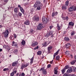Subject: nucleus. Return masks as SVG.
Here are the masks:
<instances>
[{
    "label": "nucleus",
    "mask_w": 76,
    "mask_h": 76,
    "mask_svg": "<svg viewBox=\"0 0 76 76\" xmlns=\"http://www.w3.org/2000/svg\"><path fill=\"white\" fill-rule=\"evenodd\" d=\"M42 20L43 23H39L38 25L39 30H41L42 28H44L45 26V24H47L48 22V19L45 16L42 17Z\"/></svg>",
    "instance_id": "1"
},
{
    "label": "nucleus",
    "mask_w": 76,
    "mask_h": 76,
    "mask_svg": "<svg viewBox=\"0 0 76 76\" xmlns=\"http://www.w3.org/2000/svg\"><path fill=\"white\" fill-rule=\"evenodd\" d=\"M2 34L4 35L5 38L8 37V35H9V30H6L5 31L2 32Z\"/></svg>",
    "instance_id": "2"
},
{
    "label": "nucleus",
    "mask_w": 76,
    "mask_h": 76,
    "mask_svg": "<svg viewBox=\"0 0 76 76\" xmlns=\"http://www.w3.org/2000/svg\"><path fill=\"white\" fill-rule=\"evenodd\" d=\"M53 32H54V31H49L47 34H46L45 37H46V38H48V37H50L51 35L53 34Z\"/></svg>",
    "instance_id": "3"
},
{
    "label": "nucleus",
    "mask_w": 76,
    "mask_h": 76,
    "mask_svg": "<svg viewBox=\"0 0 76 76\" xmlns=\"http://www.w3.org/2000/svg\"><path fill=\"white\" fill-rule=\"evenodd\" d=\"M68 25V28L71 29V28H72V27H70V26H74V23H73L72 22H70L69 23Z\"/></svg>",
    "instance_id": "4"
},
{
    "label": "nucleus",
    "mask_w": 76,
    "mask_h": 76,
    "mask_svg": "<svg viewBox=\"0 0 76 76\" xmlns=\"http://www.w3.org/2000/svg\"><path fill=\"white\" fill-rule=\"evenodd\" d=\"M43 70V73L44 75H46V74L47 73V70H46V69H44V67H43V68H42L40 70H39V71H40V70Z\"/></svg>",
    "instance_id": "5"
},
{
    "label": "nucleus",
    "mask_w": 76,
    "mask_h": 76,
    "mask_svg": "<svg viewBox=\"0 0 76 76\" xmlns=\"http://www.w3.org/2000/svg\"><path fill=\"white\" fill-rule=\"evenodd\" d=\"M18 7H19L20 8V9L22 13H23V14H24L25 12L23 9V8L21 7V6H20V5H18Z\"/></svg>",
    "instance_id": "6"
},
{
    "label": "nucleus",
    "mask_w": 76,
    "mask_h": 76,
    "mask_svg": "<svg viewBox=\"0 0 76 76\" xmlns=\"http://www.w3.org/2000/svg\"><path fill=\"white\" fill-rule=\"evenodd\" d=\"M58 15V12H53L52 13V16L53 18H54V16H56Z\"/></svg>",
    "instance_id": "7"
},
{
    "label": "nucleus",
    "mask_w": 76,
    "mask_h": 76,
    "mask_svg": "<svg viewBox=\"0 0 76 76\" xmlns=\"http://www.w3.org/2000/svg\"><path fill=\"white\" fill-rule=\"evenodd\" d=\"M24 24L26 25H30V22H29V20L28 19L27 20L24 22Z\"/></svg>",
    "instance_id": "8"
},
{
    "label": "nucleus",
    "mask_w": 76,
    "mask_h": 76,
    "mask_svg": "<svg viewBox=\"0 0 76 76\" xmlns=\"http://www.w3.org/2000/svg\"><path fill=\"white\" fill-rule=\"evenodd\" d=\"M60 49H58L57 51L54 54L53 58H55L56 57V56L59 53V51H60Z\"/></svg>",
    "instance_id": "9"
},
{
    "label": "nucleus",
    "mask_w": 76,
    "mask_h": 76,
    "mask_svg": "<svg viewBox=\"0 0 76 76\" xmlns=\"http://www.w3.org/2000/svg\"><path fill=\"white\" fill-rule=\"evenodd\" d=\"M75 7V6H72L70 7L69 8V12H72V11H73L74 10V8Z\"/></svg>",
    "instance_id": "10"
},
{
    "label": "nucleus",
    "mask_w": 76,
    "mask_h": 76,
    "mask_svg": "<svg viewBox=\"0 0 76 76\" xmlns=\"http://www.w3.org/2000/svg\"><path fill=\"white\" fill-rule=\"evenodd\" d=\"M39 6H38V10H39L41 9V7H42V6H43V4H42V3H41L40 2H38Z\"/></svg>",
    "instance_id": "11"
},
{
    "label": "nucleus",
    "mask_w": 76,
    "mask_h": 76,
    "mask_svg": "<svg viewBox=\"0 0 76 76\" xmlns=\"http://www.w3.org/2000/svg\"><path fill=\"white\" fill-rule=\"evenodd\" d=\"M33 21H38V16H36L33 17Z\"/></svg>",
    "instance_id": "12"
},
{
    "label": "nucleus",
    "mask_w": 76,
    "mask_h": 76,
    "mask_svg": "<svg viewBox=\"0 0 76 76\" xmlns=\"http://www.w3.org/2000/svg\"><path fill=\"white\" fill-rule=\"evenodd\" d=\"M34 7L35 8H37L36 10H38V2H37V1H36L34 4Z\"/></svg>",
    "instance_id": "13"
},
{
    "label": "nucleus",
    "mask_w": 76,
    "mask_h": 76,
    "mask_svg": "<svg viewBox=\"0 0 76 76\" xmlns=\"http://www.w3.org/2000/svg\"><path fill=\"white\" fill-rule=\"evenodd\" d=\"M72 67H70L69 68V69L67 71V73H72Z\"/></svg>",
    "instance_id": "14"
},
{
    "label": "nucleus",
    "mask_w": 76,
    "mask_h": 76,
    "mask_svg": "<svg viewBox=\"0 0 76 76\" xmlns=\"http://www.w3.org/2000/svg\"><path fill=\"white\" fill-rule=\"evenodd\" d=\"M71 47V45L69 43H67L66 45L65 48H69Z\"/></svg>",
    "instance_id": "15"
},
{
    "label": "nucleus",
    "mask_w": 76,
    "mask_h": 76,
    "mask_svg": "<svg viewBox=\"0 0 76 76\" xmlns=\"http://www.w3.org/2000/svg\"><path fill=\"white\" fill-rule=\"evenodd\" d=\"M45 42L44 43H43L42 44V47H46L47 46V42Z\"/></svg>",
    "instance_id": "16"
},
{
    "label": "nucleus",
    "mask_w": 76,
    "mask_h": 76,
    "mask_svg": "<svg viewBox=\"0 0 76 76\" xmlns=\"http://www.w3.org/2000/svg\"><path fill=\"white\" fill-rule=\"evenodd\" d=\"M37 45H38V42H35L32 43L31 45V46H32V47H35V46Z\"/></svg>",
    "instance_id": "17"
},
{
    "label": "nucleus",
    "mask_w": 76,
    "mask_h": 76,
    "mask_svg": "<svg viewBox=\"0 0 76 76\" xmlns=\"http://www.w3.org/2000/svg\"><path fill=\"white\" fill-rule=\"evenodd\" d=\"M14 12L16 13H17L18 12V8H15L14 9Z\"/></svg>",
    "instance_id": "18"
},
{
    "label": "nucleus",
    "mask_w": 76,
    "mask_h": 76,
    "mask_svg": "<svg viewBox=\"0 0 76 76\" xmlns=\"http://www.w3.org/2000/svg\"><path fill=\"white\" fill-rule=\"evenodd\" d=\"M18 64V62H13L12 64V66H15L16 65Z\"/></svg>",
    "instance_id": "19"
},
{
    "label": "nucleus",
    "mask_w": 76,
    "mask_h": 76,
    "mask_svg": "<svg viewBox=\"0 0 76 76\" xmlns=\"http://www.w3.org/2000/svg\"><path fill=\"white\" fill-rule=\"evenodd\" d=\"M72 69V70H73V72H76V68L74 66H71Z\"/></svg>",
    "instance_id": "20"
},
{
    "label": "nucleus",
    "mask_w": 76,
    "mask_h": 76,
    "mask_svg": "<svg viewBox=\"0 0 76 76\" xmlns=\"http://www.w3.org/2000/svg\"><path fill=\"white\" fill-rule=\"evenodd\" d=\"M56 60L58 61L60 60V57L59 55H58L56 56Z\"/></svg>",
    "instance_id": "21"
},
{
    "label": "nucleus",
    "mask_w": 76,
    "mask_h": 76,
    "mask_svg": "<svg viewBox=\"0 0 76 76\" xmlns=\"http://www.w3.org/2000/svg\"><path fill=\"white\" fill-rule=\"evenodd\" d=\"M62 7V9H64V10H66L67 9V6L66 5H63Z\"/></svg>",
    "instance_id": "22"
},
{
    "label": "nucleus",
    "mask_w": 76,
    "mask_h": 76,
    "mask_svg": "<svg viewBox=\"0 0 76 76\" xmlns=\"http://www.w3.org/2000/svg\"><path fill=\"white\" fill-rule=\"evenodd\" d=\"M51 48H52V46H51L49 47L48 48V52H49V53L50 52V50L51 49Z\"/></svg>",
    "instance_id": "23"
},
{
    "label": "nucleus",
    "mask_w": 76,
    "mask_h": 76,
    "mask_svg": "<svg viewBox=\"0 0 76 76\" xmlns=\"http://www.w3.org/2000/svg\"><path fill=\"white\" fill-rule=\"evenodd\" d=\"M21 43L22 45H25L26 43L25 41L24 40H23Z\"/></svg>",
    "instance_id": "24"
},
{
    "label": "nucleus",
    "mask_w": 76,
    "mask_h": 76,
    "mask_svg": "<svg viewBox=\"0 0 76 76\" xmlns=\"http://www.w3.org/2000/svg\"><path fill=\"white\" fill-rule=\"evenodd\" d=\"M69 65H66L65 67H64V69L66 70V69H68L69 68Z\"/></svg>",
    "instance_id": "25"
},
{
    "label": "nucleus",
    "mask_w": 76,
    "mask_h": 76,
    "mask_svg": "<svg viewBox=\"0 0 76 76\" xmlns=\"http://www.w3.org/2000/svg\"><path fill=\"white\" fill-rule=\"evenodd\" d=\"M76 60H73L71 63V64L72 65L74 64L75 63H76Z\"/></svg>",
    "instance_id": "26"
},
{
    "label": "nucleus",
    "mask_w": 76,
    "mask_h": 76,
    "mask_svg": "<svg viewBox=\"0 0 76 76\" xmlns=\"http://www.w3.org/2000/svg\"><path fill=\"white\" fill-rule=\"evenodd\" d=\"M54 74H55V75H57V73H58V70H57V69H54Z\"/></svg>",
    "instance_id": "27"
},
{
    "label": "nucleus",
    "mask_w": 76,
    "mask_h": 76,
    "mask_svg": "<svg viewBox=\"0 0 76 76\" xmlns=\"http://www.w3.org/2000/svg\"><path fill=\"white\" fill-rule=\"evenodd\" d=\"M64 39L66 41H69V38L68 37H65L64 38Z\"/></svg>",
    "instance_id": "28"
},
{
    "label": "nucleus",
    "mask_w": 76,
    "mask_h": 76,
    "mask_svg": "<svg viewBox=\"0 0 76 76\" xmlns=\"http://www.w3.org/2000/svg\"><path fill=\"white\" fill-rule=\"evenodd\" d=\"M25 73L23 72H22L21 73H20L18 76H25Z\"/></svg>",
    "instance_id": "29"
},
{
    "label": "nucleus",
    "mask_w": 76,
    "mask_h": 76,
    "mask_svg": "<svg viewBox=\"0 0 76 76\" xmlns=\"http://www.w3.org/2000/svg\"><path fill=\"white\" fill-rule=\"evenodd\" d=\"M17 43H15V42H12V45L13 46H15V47L17 46Z\"/></svg>",
    "instance_id": "30"
},
{
    "label": "nucleus",
    "mask_w": 76,
    "mask_h": 76,
    "mask_svg": "<svg viewBox=\"0 0 76 76\" xmlns=\"http://www.w3.org/2000/svg\"><path fill=\"white\" fill-rule=\"evenodd\" d=\"M25 64H23L21 65V69H23V68H25Z\"/></svg>",
    "instance_id": "31"
},
{
    "label": "nucleus",
    "mask_w": 76,
    "mask_h": 76,
    "mask_svg": "<svg viewBox=\"0 0 76 76\" xmlns=\"http://www.w3.org/2000/svg\"><path fill=\"white\" fill-rule=\"evenodd\" d=\"M65 72H66V69H65L64 68V69L61 70V72L62 73L64 74V73H65Z\"/></svg>",
    "instance_id": "32"
},
{
    "label": "nucleus",
    "mask_w": 76,
    "mask_h": 76,
    "mask_svg": "<svg viewBox=\"0 0 76 76\" xmlns=\"http://www.w3.org/2000/svg\"><path fill=\"white\" fill-rule=\"evenodd\" d=\"M69 1H67L65 3V5H66V6H69Z\"/></svg>",
    "instance_id": "33"
},
{
    "label": "nucleus",
    "mask_w": 76,
    "mask_h": 76,
    "mask_svg": "<svg viewBox=\"0 0 76 76\" xmlns=\"http://www.w3.org/2000/svg\"><path fill=\"white\" fill-rule=\"evenodd\" d=\"M57 27L58 31H60V30H61V28H60V27L59 26V25L57 24Z\"/></svg>",
    "instance_id": "34"
},
{
    "label": "nucleus",
    "mask_w": 76,
    "mask_h": 76,
    "mask_svg": "<svg viewBox=\"0 0 76 76\" xmlns=\"http://www.w3.org/2000/svg\"><path fill=\"white\" fill-rule=\"evenodd\" d=\"M75 34V31H73L71 33V35H74Z\"/></svg>",
    "instance_id": "35"
},
{
    "label": "nucleus",
    "mask_w": 76,
    "mask_h": 76,
    "mask_svg": "<svg viewBox=\"0 0 76 76\" xmlns=\"http://www.w3.org/2000/svg\"><path fill=\"white\" fill-rule=\"evenodd\" d=\"M34 60V57H33L31 60L30 63L31 64H32V63H33V61Z\"/></svg>",
    "instance_id": "36"
},
{
    "label": "nucleus",
    "mask_w": 76,
    "mask_h": 76,
    "mask_svg": "<svg viewBox=\"0 0 76 76\" xmlns=\"http://www.w3.org/2000/svg\"><path fill=\"white\" fill-rule=\"evenodd\" d=\"M28 65H29V63H26V65L25 64V66H26V67L27 66H28Z\"/></svg>",
    "instance_id": "37"
},
{
    "label": "nucleus",
    "mask_w": 76,
    "mask_h": 76,
    "mask_svg": "<svg viewBox=\"0 0 76 76\" xmlns=\"http://www.w3.org/2000/svg\"><path fill=\"white\" fill-rule=\"evenodd\" d=\"M14 75H15V74H14V73H13V72H12V73H11L10 74V76H14Z\"/></svg>",
    "instance_id": "38"
},
{
    "label": "nucleus",
    "mask_w": 76,
    "mask_h": 76,
    "mask_svg": "<svg viewBox=\"0 0 76 76\" xmlns=\"http://www.w3.org/2000/svg\"><path fill=\"white\" fill-rule=\"evenodd\" d=\"M42 52L41 51H38V55H41Z\"/></svg>",
    "instance_id": "39"
},
{
    "label": "nucleus",
    "mask_w": 76,
    "mask_h": 76,
    "mask_svg": "<svg viewBox=\"0 0 76 76\" xmlns=\"http://www.w3.org/2000/svg\"><path fill=\"white\" fill-rule=\"evenodd\" d=\"M22 13H21L20 12H19L18 15H19V16L21 17V16H22Z\"/></svg>",
    "instance_id": "40"
},
{
    "label": "nucleus",
    "mask_w": 76,
    "mask_h": 76,
    "mask_svg": "<svg viewBox=\"0 0 76 76\" xmlns=\"http://www.w3.org/2000/svg\"><path fill=\"white\" fill-rule=\"evenodd\" d=\"M33 31H34V30H33L32 29H30V32L31 33H33Z\"/></svg>",
    "instance_id": "41"
},
{
    "label": "nucleus",
    "mask_w": 76,
    "mask_h": 76,
    "mask_svg": "<svg viewBox=\"0 0 76 76\" xmlns=\"http://www.w3.org/2000/svg\"><path fill=\"white\" fill-rule=\"evenodd\" d=\"M65 20H66V21H67L68 20H69V18H68V17H66L65 18Z\"/></svg>",
    "instance_id": "42"
},
{
    "label": "nucleus",
    "mask_w": 76,
    "mask_h": 76,
    "mask_svg": "<svg viewBox=\"0 0 76 76\" xmlns=\"http://www.w3.org/2000/svg\"><path fill=\"white\" fill-rule=\"evenodd\" d=\"M18 51L17 49H15V50L14 51V53H17V52H18Z\"/></svg>",
    "instance_id": "43"
},
{
    "label": "nucleus",
    "mask_w": 76,
    "mask_h": 76,
    "mask_svg": "<svg viewBox=\"0 0 76 76\" xmlns=\"http://www.w3.org/2000/svg\"><path fill=\"white\" fill-rule=\"evenodd\" d=\"M62 18L63 20H66V18H65V17H62Z\"/></svg>",
    "instance_id": "44"
},
{
    "label": "nucleus",
    "mask_w": 76,
    "mask_h": 76,
    "mask_svg": "<svg viewBox=\"0 0 76 76\" xmlns=\"http://www.w3.org/2000/svg\"><path fill=\"white\" fill-rule=\"evenodd\" d=\"M64 76H69V74H68L67 73H65L64 75Z\"/></svg>",
    "instance_id": "45"
},
{
    "label": "nucleus",
    "mask_w": 76,
    "mask_h": 76,
    "mask_svg": "<svg viewBox=\"0 0 76 76\" xmlns=\"http://www.w3.org/2000/svg\"><path fill=\"white\" fill-rule=\"evenodd\" d=\"M7 50H10V47H9L8 46H7Z\"/></svg>",
    "instance_id": "46"
},
{
    "label": "nucleus",
    "mask_w": 76,
    "mask_h": 76,
    "mask_svg": "<svg viewBox=\"0 0 76 76\" xmlns=\"http://www.w3.org/2000/svg\"><path fill=\"white\" fill-rule=\"evenodd\" d=\"M53 28V26H50V29H51Z\"/></svg>",
    "instance_id": "47"
},
{
    "label": "nucleus",
    "mask_w": 76,
    "mask_h": 76,
    "mask_svg": "<svg viewBox=\"0 0 76 76\" xmlns=\"http://www.w3.org/2000/svg\"><path fill=\"white\" fill-rule=\"evenodd\" d=\"M8 1H9V0H4V3H7Z\"/></svg>",
    "instance_id": "48"
},
{
    "label": "nucleus",
    "mask_w": 76,
    "mask_h": 76,
    "mask_svg": "<svg viewBox=\"0 0 76 76\" xmlns=\"http://www.w3.org/2000/svg\"><path fill=\"white\" fill-rule=\"evenodd\" d=\"M12 72H13L14 74H15V73H16V72H17V70H15V71L14 70V71H13Z\"/></svg>",
    "instance_id": "49"
},
{
    "label": "nucleus",
    "mask_w": 76,
    "mask_h": 76,
    "mask_svg": "<svg viewBox=\"0 0 76 76\" xmlns=\"http://www.w3.org/2000/svg\"><path fill=\"white\" fill-rule=\"evenodd\" d=\"M51 67V65L50 64H48V65L47 67L48 68H50Z\"/></svg>",
    "instance_id": "50"
},
{
    "label": "nucleus",
    "mask_w": 76,
    "mask_h": 76,
    "mask_svg": "<svg viewBox=\"0 0 76 76\" xmlns=\"http://www.w3.org/2000/svg\"><path fill=\"white\" fill-rule=\"evenodd\" d=\"M51 38H53V37H54V34H52L51 35Z\"/></svg>",
    "instance_id": "51"
},
{
    "label": "nucleus",
    "mask_w": 76,
    "mask_h": 76,
    "mask_svg": "<svg viewBox=\"0 0 76 76\" xmlns=\"http://www.w3.org/2000/svg\"><path fill=\"white\" fill-rule=\"evenodd\" d=\"M34 49L35 50H37V49H38V46H37V47L34 48Z\"/></svg>",
    "instance_id": "52"
},
{
    "label": "nucleus",
    "mask_w": 76,
    "mask_h": 76,
    "mask_svg": "<svg viewBox=\"0 0 76 76\" xmlns=\"http://www.w3.org/2000/svg\"><path fill=\"white\" fill-rule=\"evenodd\" d=\"M74 11H76V6L74 7Z\"/></svg>",
    "instance_id": "53"
},
{
    "label": "nucleus",
    "mask_w": 76,
    "mask_h": 76,
    "mask_svg": "<svg viewBox=\"0 0 76 76\" xmlns=\"http://www.w3.org/2000/svg\"><path fill=\"white\" fill-rule=\"evenodd\" d=\"M14 38H16V34H14Z\"/></svg>",
    "instance_id": "54"
},
{
    "label": "nucleus",
    "mask_w": 76,
    "mask_h": 76,
    "mask_svg": "<svg viewBox=\"0 0 76 76\" xmlns=\"http://www.w3.org/2000/svg\"><path fill=\"white\" fill-rule=\"evenodd\" d=\"M53 62V60L52 61H50V64H52Z\"/></svg>",
    "instance_id": "55"
},
{
    "label": "nucleus",
    "mask_w": 76,
    "mask_h": 76,
    "mask_svg": "<svg viewBox=\"0 0 76 76\" xmlns=\"http://www.w3.org/2000/svg\"><path fill=\"white\" fill-rule=\"evenodd\" d=\"M15 26H18V24L17 22L15 23Z\"/></svg>",
    "instance_id": "56"
},
{
    "label": "nucleus",
    "mask_w": 76,
    "mask_h": 76,
    "mask_svg": "<svg viewBox=\"0 0 76 76\" xmlns=\"http://www.w3.org/2000/svg\"><path fill=\"white\" fill-rule=\"evenodd\" d=\"M6 70H7V68H4L3 69V71H6Z\"/></svg>",
    "instance_id": "57"
},
{
    "label": "nucleus",
    "mask_w": 76,
    "mask_h": 76,
    "mask_svg": "<svg viewBox=\"0 0 76 76\" xmlns=\"http://www.w3.org/2000/svg\"><path fill=\"white\" fill-rule=\"evenodd\" d=\"M37 29H36V30H38V25H37Z\"/></svg>",
    "instance_id": "58"
},
{
    "label": "nucleus",
    "mask_w": 76,
    "mask_h": 76,
    "mask_svg": "<svg viewBox=\"0 0 76 76\" xmlns=\"http://www.w3.org/2000/svg\"><path fill=\"white\" fill-rule=\"evenodd\" d=\"M66 34V31H64V34Z\"/></svg>",
    "instance_id": "59"
},
{
    "label": "nucleus",
    "mask_w": 76,
    "mask_h": 76,
    "mask_svg": "<svg viewBox=\"0 0 76 76\" xmlns=\"http://www.w3.org/2000/svg\"><path fill=\"white\" fill-rule=\"evenodd\" d=\"M50 41L47 44V45H49L50 44Z\"/></svg>",
    "instance_id": "60"
},
{
    "label": "nucleus",
    "mask_w": 76,
    "mask_h": 76,
    "mask_svg": "<svg viewBox=\"0 0 76 76\" xmlns=\"http://www.w3.org/2000/svg\"><path fill=\"white\" fill-rule=\"evenodd\" d=\"M5 16H4V15H3V18H4V19H5Z\"/></svg>",
    "instance_id": "61"
},
{
    "label": "nucleus",
    "mask_w": 76,
    "mask_h": 76,
    "mask_svg": "<svg viewBox=\"0 0 76 76\" xmlns=\"http://www.w3.org/2000/svg\"><path fill=\"white\" fill-rule=\"evenodd\" d=\"M18 75H19V73H18L16 74V75L17 76H18Z\"/></svg>",
    "instance_id": "62"
},
{
    "label": "nucleus",
    "mask_w": 76,
    "mask_h": 76,
    "mask_svg": "<svg viewBox=\"0 0 76 76\" xmlns=\"http://www.w3.org/2000/svg\"><path fill=\"white\" fill-rule=\"evenodd\" d=\"M0 52L2 51V49H0Z\"/></svg>",
    "instance_id": "63"
},
{
    "label": "nucleus",
    "mask_w": 76,
    "mask_h": 76,
    "mask_svg": "<svg viewBox=\"0 0 76 76\" xmlns=\"http://www.w3.org/2000/svg\"><path fill=\"white\" fill-rule=\"evenodd\" d=\"M74 38H75V39H76V36H74Z\"/></svg>",
    "instance_id": "64"
}]
</instances>
